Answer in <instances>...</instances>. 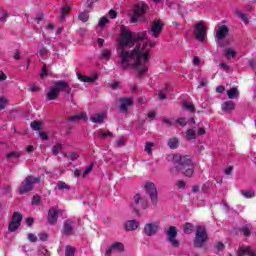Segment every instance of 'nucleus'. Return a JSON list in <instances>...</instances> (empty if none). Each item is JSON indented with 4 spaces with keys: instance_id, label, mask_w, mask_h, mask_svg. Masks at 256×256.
<instances>
[{
    "instance_id": "obj_1",
    "label": "nucleus",
    "mask_w": 256,
    "mask_h": 256,
    "mask_svg": "<svg viewBox=\"0 0 256 256\" xmlns=\"http://www.w3.org/2000/svg\"><path fill=\"white\" fill-rule=\"evenodd\" d=\"M120 36V46L118 47V57L121 69H135L138 77L145 75L149 69V59L151 58L152 47L155 42L145 39L147 32L132 33L123 30Z\"/></svg>"
},
{
    "instance_id": "obj_2",
    "label": "nucleus",
    "mask_w": 256,
    "mask_h": 256,
    "mask_svg": "<svg viewBox=\"0 0 256 256\" xmlns=\"http://www.w3.org/2000/svg\"><path fill=\"white\" fill-rule=\"evenodd\" d=\"M172 159L174 167L171 169V173H183L186 177H192L195 173V165L191 156H182L181 154H174L168 156Z\"/></svg>"
},
{
    "instance_id": "obj_3",
    "label": "nucleus",
    "mask_w": 256,
    "mask_h": 256,
    "mask_svg": "<svg viewBox=\"0 0 256 256\" xmlns=\"http://www.w3.org/2000/svg\"><path fill=\"white\" fill-rule=\"evenodd\" d=\"M63 91L64 93H71V87L69 86V83L63 80H58L54 82V86L50 88V91L48 92V97H57L59 93Z\"/></svg>"
},
{
    "instance_id": "obj_4",
    "label": "nucleus",
    "mask_w": 256,
    "mask_h": 256,
    "mask_svg": "<svg viewBox=\"0 0 256 256\" xmlns=\"http://www.w3.org/2000/svg\"><path fill=\"white\" fill-rule=\"evenodd\" d=\"M40 181H41L40 178L28 176L18 188L19 194L23 195L25 193H29V191L33 189V185H35V183H39Z\"/></svg>"
},
{
    "instance_id": "obj_5",
    "label": "nucleus",
    "mask_w": 256,
    "mask_h": 256,
    "mask_svg": "<svg viewBox=\"0 0 256 256\" xmlns=\"http://www.w3.org/2000/svg\"><path fill=\"white\" fill-rule=\"evenodd\" d=\"M206 241H207V230H205V227L203 226H198L196 230V238L194 240L195 247H203Z\"/></svg>"
},
{
    "instance_id": "obj_6",
    "label": "nucleus",
    "mask_w": 256,
    "mask_h": 256,
    "mask_svg": "<svg viewBox=\"0 0 256 256\" xmlns=\"http://www.w3.org/2000/svg\"><path fill=\"white\" fill-rule=\"evenodd\" d=\"M21 221H23V215H21L19 212H14L12 215V220L8 226V231H10V233L17 231L19 227H21Z\"/></svg>"
},
{
    "instance_id": "obj_7",
    "label": "nucleus",
    "mask_w": 256,
    "mask_h": 256,
    "mask_svg": "<svg viewBox=\"0 0 256 256\" xmlns=\"http://www.w3.org/2000/svg\"><path fill=\"white\" fill-rule=\"evenodd\" d=\"M147 207H149L147 199L141 197V195L139 194H136L134 196V205H133V209L135 213L139 214V209H147Z\"/></svg>"
},
{
    "instance_id": "obj_8",
    "label": "nucleus",
    "mask_w": 256,
    "mask_h": 256,
    "mask_svg": "<svg viewBox=\"0 0 256 256\" xmlns=\"http://www.w3.org/2000/svg\"><path fill=\"white\" fill-rule=\"evenodd\" d=\"M147 11H149V6L143 2L139 3L137 6H136V9H135V12H134V15L132 16V21L134 23H137V21L139 20V18L142 16V15H145V13H147Z\"/></svg>"
},
{
    "instance_id": "obj_9",
    "label": "nucleus",
    "mask_w": 256,
    "mask_h": 256,
    "mask_svg": "<svg viewBox=\"0 0 256 256\" xmlns=\"http://www.w3.org/2000/svg\"><path fill=\"white\" fill-rule=\"evenodd\" d=\"M194 35L198 41H200V42L205 41V37H207V30L205 29V24H203L201 22L196 24L195 30H194Z\"/></svg>"
},
{
    "instance_id": "obj_10",
    "label": "nucleus",
    "mask_w": 256,
    "mask_h": 256,
    "mask_svg": "<svg viewBox=\"0 0 256 256\" xmlns=\"http://www.w3.org/2000/svg\"><path fill=\"white\" fill-rule=\"evenodd\" d=\"M144 187L152 203L155 205V203H157V188L155 187V184L151 182H147Z\"/></svg>"
},
{
    "instance_id": "obj_11",
    "label": "nucleus",
    "mask_w": 256,
    "mask_h": 256,
    "mask_svg": "<svg viewBox=\"0 0 256 256\" xmlns=\"http://www.w3.org/2000/svg\"><path fill=\"white\" fill-rule=\"evenodd\" d=\"M163 31V22L161 20H154L151 26L152 37L157 39Z\"/></svg>"
},
{
    "instance_id": "obj_12",
    "label": "nucleus",
    "mask_w": 256,
    "mask_h": 256,
    "mask_svg": "<svg viewBox=\"0 0 256 256\" xmlns=\"http://www.w3.org/2000/svg\"><path fill=\"white\" fill-rule=\"evenodd\" d=\"M157 231H159V222L148 223L144 227V233L148 235V237L155 235Z\"/></svg>"
},
{
    "instance_id": "obj_13",
    "label": "nucleus",
    "mask_w": 256,
    "mask_h": 256,
    "mask_svg": "<svg viewBox=\"0 0 256 256\" xmlns=\"http://www.w3.org/2000/svg\"><path fill=\"white\" fill-rule=\"evenodd\" d=\"M237 256H256V249L251 246H240Z\"/></svg>"
},
{
    "instance_id": "obj_14",
    "label": "nucleus",
    "mask_w": 256,
    "mask_h": 256,
    "mask_svg": "<svg viewBox=\"0 0 256 256\" xmlns=\"http://www.w3.org/2000/svg\"><path fill=\"white\" fill-rule=\"evenodd\" d=\"M168 240L170 241L172 247H179V241L175 239L177 237V228L171 226L167 232Z\"/></svg>"
},
{
    "instance_id": "obj_15",
    "label": "nucleus",
    "mask_w": 256,
    "mask_h": 256,
    "mask_svg": "<svg viewBox=\"0 0 256 256\" xmlns=\"http://www.w3.org/2000/svg\"><path fill=\"white\" fill-rule=\"evenodd\" d=\"M125 246L121 242L113 243L105 252V256H111V253H120L123 251Z\"/></svg>"
},
{
    "instance_id": "obj_16",
    "label": "nucleus",
    "mask_w": 256,
    "mask_h": 256,
    "mask_svg": "<svg viewBox=\"0 0 256 256\" xmlns=\"http://www.w3.org/2000/svg\"><path fill=\"white\" fill-rule=\"evenodd\" d=\"M229 35V27L227 25L219 26L216 31V37L217 39L223 40L225 37Z\"/></svg>"
},
{
    "instance_id": "obj_17",
    "label": "nucleus",
    "mask_w": 256,
    "mask_h": 256,
    "mask_svg": "<svg viewBox=\"0 0 256 256\" xmlns=\"http://www.w3.org/2000/svg\"><path fill=\"white\" fill-rule=\"evenodd\" d=\"M59 217V212L55 208H50L48 211V223L50 225H55L57 223V219Z\"/></svg>"
},
{
    "instance_id": "obj_18",
    "label": "nucleus",
    "mask_w": 256,
    "mask_h": 256,
    "mask_svg": "<svg viewBox=\"0 0 256 256\" xmlns=\"http://www.w3.org/2000/svg\"><path fill=\"white\" fill-rule=\"evenodd\" d=\"M77 79H79V81H82V83H93L94 81H97L99 79V75L94 74L89 77L82 75L81 73H77Z\"/></svg>"
},
{
    "instance_id": "obj_19",
    "label": "nucleus",
    "mask_w": 256,
    "mask_h": 256,
    "mask_svg": "<svg viewBox=\"0 0 256 256\" xmlns=\"http://www.w3.org/2000/svg\"><path fill=\"white\" fill-rule=\"evenodd\" d=\"M120 103V111L122 113H127L128 107H131V105H133V98L121 99Z\"/></svg>"
},
{
    "instance_id": "obj_20",
    "label": "nucleus",
    "mask_w": 256,
    "mask_h": 256,
    "mask_svg": "<svg viewBox=\"0 0 256 256\" xmlns=\"http://www.w3.org/2000/svg\"><path fill=\"white\" fill-rule=\"evenodd\" d=\"M68 121H70V123H75L77 121H89V117H87L86 112H81L80 114L68 118Z\"/></svg>"
},
{
    "instance_id": "obj_21",
    "label": "nucleus",
    "mask_w": 256,
    "mask_h": 256,
    "mask_svg": "<svg viewBox=\"0 0 256 256\" xmlns=\"http://www.w3.org/2000/svg\"><path fill=\"white\" fill-rule=\"evenodd\" d=\"M90 119L92 123H103V121L107 119V114H105V112L95 114Z\"/></svg>"
},
{
    "instance_id": "obj_22",
    "label": "nucleus",
    "mask_w": 256,
    "mask_h": 256,
    "mask_svg": "<svg viewBox=\"0 0 256 256\" xmlns=\"http://www.w3.org/2000/svg\"><path fill=\"white\" fill-rule=\"evenodd\" d=\"M139 227V222L137 220H129L125 224L126 231H135Z\"/></svg>"
},
{
    "instance_id": "obj_23",
    "label": "nucleus",
    "mask_w": 256,
    "mask_h": 256,
    "mask_svg": "<svg viewBox=\"0 0 256 256\" xmlns=\"http://www.w3.org/2000/svg\"><path fill=\"white\" fill-rule=\"evenodd\" d=\"M75 224L71 220H66L64 223V235H69L72 233Z\"/></svg>"
},
{
    "instance_id": "obj_24",
    "label": "nucleus",
    "mask_w": 256,
    "mask_h": 256,
    "mask_svg": "<svg viewBox=\"0 0 256 256\" xmlns=\"http://www.w3.org/2000/svg\"><path fill=\"white\" fill-rule=\"evenodd\" d=\"M235 109V103L232 101H226L222 103V111H226V113H231Z\"/></svg>"
},
{
    "instance_id": "obj_25",
    "label": "nucleus",
    "mask_w": 256,
    "mask_h": 256,
    "mask_svg": "<svg viewBox=\"0 0 256 256\" xmlns=\"http://www.w3.org/2000/svg\"><path fill=\"white\" fill-rule=\"evenodd\" d=\"M112 57V52L110 49H104L101 52L100 60L101 61H109Z\"/></svg>"
},
{
    "instance_id": "obj_26",
    "label": "nucleus",
    "mask_w": 256,
    "mask_h": 256,
    "mask_svg": "<svg viewBox=\"0 0 256 256\" xmlns=\"http://www.w3.org/2000/svg\"><path fill=\"white\" fill-rule=\"evenodd\" d=\"M69 11H71V7L70 6L62 7L61 14H60L61 21H65V17H67V15H69Z\"/></svg>"
},
{
    "instance_id": "obj_27",
    "label": "nucleus",
    "mask_w": 256,
    "mask_h": 256,
    "mask_svg": "<svg viewBox=\"0 0 256 256\" xmlns=\"http://www.w3.org/2000/svg\"><path fill=\"white\" fill-rule=\"evenodd\" d=\"M228 97H239V89L237 87H232L231 89L227 90Z\"/></svg>"
},
{
    "instance_id": "obj_28",
    "label": "nucleus",
    "mask_w": 256,
    "mask_h": 256,
    "mask_svg": "<svg viewBox=\"0 0 256 256\" xmlns=\"http://www.w3.org/2000/svg\"><path fill=\"white\" fill-rule=\"evenodd\" d=\"M168 147H170V149H177V147H179V140L177 138H171L168 141Z\"/></svg>"
},
{
    "instance_id": "obj_29",
    "label": "nucleus",
    "mask_w": 256,
    "mask_h": 256,
    "mask_svg": "<svg viewBox=\"0 0 256 256\" xmlns=\"http://www.w3.org/2000/svg\"><path fill=\"white\" fill-rule=\"evenodd\" d=\"M67 159H70V161H77L79 159V153L78 152H70L69 154H64Z\"/></svg>"
},
{
    "instance_id": "obj_30",
    "label": "nucleus",
    "mask_w": 256,
    "mask_h": 256,
    "mask_svg": "<svg viewBox=\"0 0 256 256\" xmlns=\"http://www.w3.org/2000/svg\"><path fill=\"white\" fill-rule=\"evenodd\" d=\"M153 147H155V143L147 142L145 145V152L148 153V155H153V151L151 150Z\"/></svg>"
},
{
    "instance_id": "obj_31",
    "label": "nucleus",
    "mask_w": 256,
    "mask_h": 256,
    "mask_svg": "<svg viewBox=\"0 0 256 256\" xmlns=\"http://www.w3.org/2000/svg\"><path fill=\"white\" fill-rule=\"evenodd\" d=\"M78 19L82 21V23H87V21H89V14L87 12H81L78 15Z\"/></svg>"
},
{
    "instance_id": "obj_32",
    "label": "nucleus",
    "mask_w": 256,
    "mask_h": 256,
    "mask_svg": "<svg viewBox=\"0 0 256 256\" xmlns=\"http://www.w3.org/2000/svg\"><path fill=\"white\" fill-rule=\"evenodd\" d=\"M182 105H183V108L186 109L187 111H195V106H193V103L189 101H184Z\"/></svg>"
},
{
    "instance_id": "obj_33",
    "label": "nucleus",
    "mask_w": 256,
    "mask_h": 256,
    "mask_svg": "<svg viewBox=\"0 0 256 256\" xmlns=\"http://www.w3.org/2000/svg\"><path fill=\"white\" fill-rule=\"evenodd\" d=\"M236 15L237 17H239V19H241L244 23H249V18H247L246 14L242 13L241 11L237 10L236 11Z\"/></svg>"
},
{
    "instance_id": "obj_34",
    "label": "nucleus",
    "mask_w": 256,
    "mask_h": 256,
    "mask_svg": "<svg viewBox=\"0 0 256 256\" xmlns=\"http://www.w3.org/2000/svg\"><path fill=\"white\" fill-rule=\"evenodd\" d=\"M65 256H75V247L67 246L65 249Z\"/></svg>"
},
{
    "instance_id": "obj_35",
    "label": "nucleus",
    "mask_w": 256,
    "mask_h": 256,
    "mask_svg": "<svg viewBox=\"0 0 256 256\" xmlns=\"http://www.w3.org/2000/svg\"><path fill=\"white\" fill-rule=\"evenodd\" d=\"M224 55H225V57H235V55H237V52H235L231 48H226V49H224Z\"/></svg>"
},
{
    "instance_id": "obj_36",
    "label": "nucleus",
    "mask_w": 256,
    "mask_h": 256,
    "mask_svg": "<svg viewBox=\"0 0 256 256\" xmlns=\"http://www.w3.org/2000/svg\"><path fill=\"white\" fill-rule=\"evenodd\" d=\"M186 137L189 141H191V139H195V137H197V134L195 133V130L188 129L186 132Z\"/></svg>"
},
{
    "instance_id": "obj_37",
    "label": "nucleus",
    "mask_w": 256,
    "mask_h": 256,
    "mask_svg": "<svg viewBox=\"0 0 256 256\" xmlns=\"http://www.w3.org/2000/svg\"><path fill=\"white\" fill-rule=\"evenodd\" d=\"M242 233L245 235V237H249V235H251V224L242 227Z\"/></svg>"
},
{
    "instance_id": "obj_38",
    "label": "nucleus",
    "mask_w": 256,
    "mask_h": 256,
    "mask_svg": "<svg viewBox=\"0 0 256 256\" xmlns=\"http://www.w3.org/2000/svg\"><path fill=\"white\" fill-rule=\"evenodd\" d=\"M7 159H19L21 157V153L18 151L10 152L6 155Z\"/></svg>"
},
{
    "instance_id": "obj_39",
    "label": "nucleus",
    "mask_w": 256,
    "mask_h": 256,
    "mask_svg": "<svg viewBox=\"0 0 256 256\" xmlns=\"http://www.w3.org/2000/svg\"><path fill=\"white\" fill-rule=\"evenodd\" d=\"M192 231H193V225H192L191 223H186V224L184 225V233H185L186 235H189V234L192 233Z\"/></svg>"
},
{
    "instance_id": "obj_40",
    "label": "nucleus",
    "mask_w": 256,
    "mask_h": 256,
    "mask_svg": "<svg viewBox=\"0 0 256 256\" xmlns=\"http://www.w3.org/2000/svg\"><path fill=\"white\" fill-rule=\"evenodd\" d=\"M61 149H63V145L61 143H57L53 148H52V153L54 155H58L59 151H61Z\"/></svg>"
},
{
    "instance_id": "obj_41",
    "label": "nucleus",
    "mask_w": 256,
    "mask_h": 256,
    "mask_svg": "<svg viewBox=\"0 0 256 256\" xmlns=\"http://www.w3.org/2000/svg\"><path fill=\"white\" fill-rule=\"evenodd\" d=\"M31 127L34 131H39L41 129V122L40 121H34L31 123Z\"/></svg>"
},
{
    "instance_id": "obj_42",
    "label": "nucleus",
    "mask_w": 256,
    "mask_h": 256,
    "mask_svg": "<svg viewBox=\"0 0 256 256\" xmlns=\"http://www.w3.org/2000/svg\"><path fill=\"white\" fill-rule=\"evenodd\" d=\"M242 195L246 197V199H251V197L255 196V192L248 190V191H243Z\"/></svg>"
},
{
    "instance_id": "obj_43",
    "label": "nucleus",
    "mask_w": 256,
    "mask_h": 256,
    "mask_svg": "<svg viewBox=\"0 0 256 256\" xmlns=\"http://www.w3.org/2000/svg\"><path fill=\"white\" fill-rule=\"evenodd\" d=\"M57 189H59V191H63V189H69V185L65 182H58Z\"/></svg>"
},
{
    "instance_id": "obj_44",
    "label": "nucleus",
    "mask_w": 256,
    "mask_h": 256,
    "mask_svg": "<svg viewBox=\"0 0 256 256\" xmlns=\"http://www.w3.org/2000/svg\"><path fill=\"white\" fill-rule=\"evenodd\" d=\"M92 171H93V163H91L86 167V170L83 172L82 177H86Z\"/></svg>"
},
{
    "instance_id": "obj_45",
    "label": "nucleus",
    "mask_w": 256,
    "mask_h": 256,
    "mask_svg": "<svg viewBox=\"0 0 256 256\" xmlns=\"http://www.w3.org/2000/svg\"><path fill=\"white\" fill-rule=\"evenodd\" d=\"M107 23H109V18L102 17V18H100L98 25L100 27H105V25H107Z\"/></svg>"
},
{
    "instance_id": "obj_46",
    "label": "nucleus",
    "mask_w": 256,
    "mask_h": 256,
    "mask_svg": "<svg viewBox=\"0 0 256 256\" xmlns=\"http://www.w3.org/2000/svg\"><path fill=\"white\" fill-rule=\"evenodd\" d=\"M219 67L223 69V71H226V73H229L231 71V67L227 65L225 62H222L219 64Z\"/></svg>"
},
{
    "instance_id": "obj_47",
    "label": "nucleus",
    "mask_w": 256,
    "mask_h": 256,
    "mask_svg": "<svg viewBox=\"0 0 256 256\" xmlns=\"http://www.w3.org/2000/svg\"><path fill=\"white\" fill-rule=\"evenodd\" d=\"M7 107V99L6 98H0V111H3Z\"/></svg>"
},
{
    "instance_id": "obj_48",
    "label": "nucleus",
    "mask_w": 256,
    "mask_h": 256,
    "mask_svg": "<svg viewBox=\"0 0 256 256\" xmlns=\"http://www.w3.org/2000/svg\"><path fill=\"white\" fill-rule=\"evenodd\" d=\"M166 4L169 9H177V4L173 0H167Z\"/></svg>"
},
{
    "instance_id": "obj_49",
    "label": "nucleus",
    "mask_w": 256,
    "mask_h": 256,
    "mask_svg": "<svg viewBox=\"0 0 256 256\" xmlns=\"http://www.w3.org/2000/svg\"><path fill=\"white\" fill-rule=\"evenodd\" d=\"M176 123H178L181 127H185L187 125V119L186 118H179L176 120Z\"/></svg>"
},
{
    "instance_id": "obj_50",
    "label": "nucleus",
    "mask_w": 256,
    "mask_h": 256,
    "mask_svg": "<svg viewBox=\"0 0 256 256\" xmlns=\"http://www.w3.org/2000/svg\"><path fill=\"white\" fill-rule=\"evenodd\" d=\"M29 91H31L32 93H37L41 91V88H39V86H36L35 84H32L30 85Z\"/></svg>"
},
{
    "instance_id": "obj_51",
    "label": "nucleus",
    "mask_w": 256,
    "mask_h": 256,
    "mask_svg": "<svg viewBox=\"0 0 256 256\" xmlns=\"http://www.w3.org/2000/svg\"><path fill=\"white\" fill-rule=\"evenodd\" d=\"M28 240H30L31 243H37V236L33 233H29Z\"/></svg>"
},
{
    "instance_id": "obj_52",
    "label": "nucleus",
    "mask_w": 256,
    "mask_h": 256,
    "mask_svg": "<svg viewBox=\"0 0 256 256\" xmlns=\"http://www.w3.org/2000/svg\"><path fill=\"white\" fill-rule=\"evenodd\" d=\"M47 75V65L44 64V66L42 67V72L40 73V77L41 79H43V77H47Z\"/></svg>"
},
{
    "instance_id": "obj_53",
    "label": "nucleus",
    "mask_w": 256,
    "mask_h": 256,
    "mask_svg": "<svg viewBox=\"0 0 256 256\" xmlns=\"http://www.w3.org/2000/svg\"><path fill=\"white\" fill-rule=\"evenodd\" d=\"M49 50L47 48H41L39 52L37 53L38 57H43V55H47Z\"/></svg>"
},
{
    "instance_id": "obj_54",
    "label": "nucleus",
    "mask_w": 256,
    "mask_h": 256,
    "mask_svg": "<svg viewBox=\"0 0 256 256\" xmlns=\"http://www.w3.org/2000/svg\"><path fill=\"white\" fill-rule=\"evenodd\" d=\"M100 139H107V137H113L111 132H105V133H100L99 134Z\"/></svg>"
},
{
    "instance_id": "obj_55",
    "label": "nucleus",
    "mask_w": 256,
    "mask_h": 256,
    "mask_svg": "<svg viewBox=\"0 0 256 256\" xmlns=\"http://www.w3.org/2000/svg\"><path fill=\"white\" fill-rule=\"evenodd\" d=\"M41 201L40 196H34L32 199V205H39V202Z\"/></svg>"
},
{
    "instance_id": "obj_56",
    "label": "nucleus",
    "mask_w": 256,
    "mask_h": 256,
    "mask_svg": "<svg viewBox=\"0 0 256 256\" xmlns=\"http://www.w3.org/2000/svg\"><path fill=\"white\" fill-rule=\"evenodd\" d=\"M39 255L47 256V255H49V251L46 248L41 247L39 249Z\"/></svg>"
},
{
    "instance_id": "obj_57",
    "label": "nucleus",
    "mask_w": 256,
    "mask_h": 256,
    "mask_svg": "<svg viewBox=\"0 0 256 256\" xmlns=\"http://www.w3.org/2000/svg\"><path fill=\"white\" fill-rule=\"evenodd\" d=\"M169 92L167 90H161L158 94V97H169Z\"/></svg>"
},
{
    "instance_id": "obj_58",
    "label": "nucleus",
    "mask_w": 256,
    "mask_h": 256,
    "mask_svg": "<svg viewBox=\"0 0 256 256\" xmlns=\"http://www.w3.org/2000/svg\"><path fill=\"white\" fill-rule=\"evenodd\" d=\"M176 187H178V189H185V181L180 180L177 182Z\"/></svg>"
},
{
    "instance_id": "obj_59",
    "label": "nucleus",
    "mask_w": 256,
    "mask_h": 256,
    "mask_svg": "<svg viewBox=\"0 0 256 256\" xmlns=\"http://www.w3.org/2000/svg\"><path fill=\"white\" fill-rule=\"evenodd\" d=\"M199 83H200L201 87H206L207 84L209 83V81L207 80V78H202V79H200Z\"/></svg>"
},
{
    "instance_id": "obj_60",
    "label": "nucleus",
    "mask_w": 256,
    "mask_h": 256,
    "mask_svg": "<svg viewBox=\"0 0 256 256\" xmlns=\"http://www.w3.org/2000/svg\"><path fill=\"white\" fill-rule=\"evenodd\" d=\"M109 16H110V19H115V17H117V11L110 10L109 11Z\"/></svg>"
},
{
    "instance_id": "obj_61",
    "label": "nucleus",
    "mask_w": 256,
    "mask_h": 256,
    "mask_svg": "<svg viewBox=\"0 0 256 256\" xmlns=\"http://www.w3.org/2000/svg\"><path fill=\"white\" fill-rule=\"evenodd\" d=\"M47 238H48L47 234H45V233L39 234L40 241H47Z\"/></svg>"
},
{
    "instance_id": "obj_62",
    "label": "nucleus",
    "mask_w": 256,
    "mask_h": 256,
    "mask_svg": "<svg viewBox=\"0 0 256 256\" xmlns=\"http://www.w3.org/2000/svg\"><path fill=\"white\" fill-rule=\"evenodd\" d=\"M117 145L119 147H121V145H125V138L124 137H120L117 141Z\"/></svg>"
},
{
    "instance_id": "obj_63",
    "label": "nucleus",
    "mask_w": 256,
    "mask_h": 256,
    "mask_svg": "<svg viewBox=\"0 0 256 256\" xmlns=\"http://www.w3.org/2000/svg\"><path fill=\"white\" fill-rule=\"evenodd\" d=\"M7 17H9V15L7 14V12H2V16L0 17V21H7Z\"/></svg>"
},
{
    "instance_id": "obj_64",
    "label": "nucleus",
    "mask_w": 256,
    "mask_h": 256,
    "mask_svg": "<svg viewBox=\"0 0 256 256\" xmlns=\"http://www.w3.org/2000/svg\"><path fill=\"white\" fill-rule=\"evenodd\" d=\"M110 87H111V89H117L119 87V82L114 81V82L110 83Z\"/></svg>"
}]
</instances>
